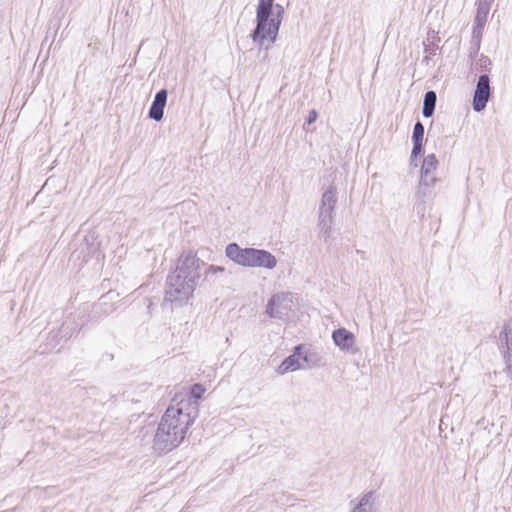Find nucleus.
<instances>
[{
  "label": "nucleus",
  "instance_id": "3",
  "mask_svg": "<svg viewBox=\"0 0 512 512\" xmlns=\"http://www.w3.org/2000/svg\"><path fill=\"white\" fill-rule=\"evenodd\" d=\"M195 286L194 281L173 272L167 278L165 301L181 305L192 297Z\"/></svg>",
  "mask_w": 512,
  "mask_h": 512
},
{
  "label": "nucleus",
  "instance_id": "22",
  "mask_svg": "<svg viewBox=\"0 0 512 512\" xmlns=\"http://www.w3.org/2000/svg\"><path fill=\"white\" fill-rule=\"evenodd\" d=\"M317 117H318V113L316 112V110H311L309 112L308 118L306 120L307 124L308 125L313 124L316 121Z\"/></svg>",
  "mask_w": 512,
  "mask_h": 512
},
{
  "label": "nucleus",
  "instance_id": "21",
  "mask_svg": "<svg viewBox=\"0 0 512 512\" xmlns=\"http://www.w3.org/2000/svg\"><path fill=\"white\" fill-rule=\"evenodd\" d=\"M422 146H423V142H417V141L413 142L411 156L416 157L417 155H419L422 151Z\"/></svg>",
  "mask_w": 512,
  "mask_h": 512
},
{
  "label": "nucleus",
  "instance_id": "18",
  "mask_svg": "<svg viewBox=\"0 0 512 512\" xmlns=\"http://www.w3.org/2000/svg\"><path fill=\"white\" fill-rule=\"evenodd\" d=\"M374 494L373 492L365 493L359 500L358 504L351 512H373Z\"/></svg>",
  "mask_w": 512,
  "mask_h": 512
},
{
  "label": "nucleus",
  "instance_id": "5",
  "mask_svg": "<svg viewBox=\"0 0 512 512\" xmlns=\"http://www.w3.org/2000/svg\"><path fill=\"white\" fill-rule=\"evenodd\" d=\"M439 179H422L420 178L419 185L415 193L414 210L418 215H423L426 210V204L433 200L436 195V184Z\"/></svg>",
  "mask_w": 512,
  "mask_h": 512
},
{
  "label": "nucleus",
  "instance_id": "14",
  "mask_svg": "<svg viewBox=\"0 0 512 512\" xmlns=\"http://www.w3.org/2000/svg\"><path fill=\"white\" fill-rule=\"evenodd\" d=\"M491 3L478 0L477 13L475 16L474 34L480 35L484 29L490 11Z\"/></svg>",
  "mask_w": 512,
  "mask_h": 512
},
{
  "label": "nucleus",
  "instance_id": "17",
  "mask_svg": "<svg viewBox=\"0 0 512 512\" xmlns=\"http://www.w3.org/2000/svg\"><path fill=\"white\" fill-rule=\"evenodd\" d=\"M437 95L435 91H428L424 95L422 114L425 118L433 115L436 105Z\"/></svg>",
  "mask_w": 512,
  "mask_h": 512
},
{
  "label": "nucleus",
  "instance_id": "1",
  "mask_svg": "<svg viewBox=\"0 0 512 512\" xmlns=\"http://www.w3.org/2000/svg\"><path fill=\"white\" fill-rule=\"evenodd\" d=\"M197 412L196 403L190 399H174L158 424L153 449L159 453H167L177 448L196 419Z\"/></svg>",
  "mask_w": 512,
  "mask_h": 512
},
{
  "label": "nucleus",
  "instance_id": "24",
  "mask_svg": "<svg viewBox=\"0 0 512 512\" xmlns=\"http://www.w3.org/2000/svg\"><path fill=\"white\" fill-rule=\"evenodd\" d=\"M328 230H329L328 228L325 229V231H324L325 235H328Z\"/></svg>",
  "mask_w": 512,
  "mask_h": 512
},
{
  "label": "nucleus",
  "instance_id": "7",
  "mask_svg": "<svg viewBox=\"0 0 512 512\" xmlns=\"http://www.w3.org/2000/svg\"><path fill=\"white\" fill-rule=\"evenodd\" d=\"M337 203V191L330 186L322 195L319 208L320 224H331L334 221V210Z\"/></svg>",
  "mask_w": 512,
  "mask_h": 512
},
{
  "label": "nucleus",
  "instance_id": "16",
  "mask_svg": "<svg viewBox=\"0 0 512 512\" xmlns=\"http://www.w3.org/2000/svg\"><path fill=\"white\" fill-rule=\"evenodd\" d=\"M438 160L434 154L427 155L422 163L421 171H420V178L422 179H437L434 176V172L436 171L438 167Z\"/></svg>",
  "mask_w": 512,
  "mask_h": 512
},
{
  "label": "nucleus",
  "instance_id": "8",
  "mask_svg": "<svg viewBox=\"0 0 512 512\" xmlns=\"http://www.w3.org/2000/svg\"><path fill=\"white\" fill-rule=\"evenodd\" d=\"M491 96L490 78L486 74L479 76L476 89L473 95V109L476 112H481L485 109Z\"/></svg>",
  "mask_w": 512,
  "mask_h": 512
},
{
  "label": "nucleus",
  "instance_id": "20",
  "mask_svg": "<svg viewBox=\"0 0 512 512\" xmlns=\"http://www.w3.org/2000/svg\"><path fill=\"white\" fill-rule=\"evenodd\" d=\"M424 126L420 121H417L413 128L412 141L423 142Z\"/></svg>",
  "mask_w": 512,
  "mask_h": 512
},
{
  "label": "nucleus",
  "instance_id": "13",
  "mask_svg": "<svg viewBox=\"0 0 512 512\" xmlns=\"http://www.w3.org/2000/svg\"><path fill=\"white\" fill-rule=\"evenodd\" d=\"M168 92L166 89L159 90L154 97V100L150 106L148 116L149 118L160 121L163 118L164 108L167 102Z\"/></svg>",
  "mask_w": 512,
  "mask_h": 512
},
{
  "label": "nucleus",
  "instance_id": "6",
  "mask_svg": "<svg viewBox=\"0 0 512 512\" xmlns=\"http://www.w3.org/2000/svg\"><path fill=\"white\" fill-rule=\"evenodd\" d=\"M294 307L293 295L291 293H278L269 300L266 313L271 318L283 319L288 316Z\"/></svg>",
  "mask_w": 512,
  "mask_h": 512
},
{
  "label": "nucleus",
  "instance_id": "2",
  "mask_svg": "<svg viewBox=\"0 0 512 512\" xmlns=\"http://www.w3.org/2000/svg\"><path fill=\"white\" fill-rule=\"evenodd\" d=\"M284 8L274 0H259L256 11V27L251 34L254 42L264 46L265 41L274 43L283 20Z\"/></svg>",
  "mask_w": 512,
  "mask_h": 512
},
{
  "label": "nucleus",
  "instance_id": "4",
  "mask_svg": "<svg viewBox=\"0 0 512 512\" xmlns=\"http://www.w3.org/2000/svg\"><path fill=\"white\" fill-rule=\"evenodd\" d=\"M497 343L505 364L503 372L512 381V318L502 325L497 336Z\"/></svg>",
  "mask_w": 512,
  "mask_h": 512
},
{
  "label": "nucleus",
  "instance_id": "12",
  "mask_svg": "<svg viewBox=\"0 0 512 512\" xmlns=\"http://www.w3.org/2000/svg\"><path fill=\"white\" fill-rule=\"evenodd\" d=\"M332 339L337 347L351 354H356L358 348L355 345V336L345 328H339L332 333Z\"/></svg>",
  "mask_w": 512,
  "mask_h": 512
},
{
  "label": "nucleus",
  "instance_id": "9",
  "mask_svg": "<svg viewBox=\"0 0 512 512\" xmlns=\"http://www.w3.org/2000/svg\"><path fill=\"white\" fill-rule=\"evenodd\" d=\"M199 267L200 260L194 255L192 252L182 254L177 268L174 272L178 274H183V277H186L196 283V280L199 278Z\"/></svg>",
  "mask_w": 512,
  "mask_h": 512
},
{
  "label": "nucleus",
  "instance_id": "23",
  "mask_svg": "<svg viewBox=\"0 0 512 512\" xmlns=\"http://www.w3.org/2000/svg\"><path fill=\"white\" fill-rule=\"evenodd\" d=\"M223 271H224L223 267L211 265V266H209L207 273H217V272H223Z\"/></svg>",
  "mask_w": 512,
  "mask_h": 512
},
{
  "label": "nucleus",
  "instance_id": "10",
  "mask_svg": "<svg viewBox=\"0 0 512 512\" xmlns=\"http://www.w3.org/2000/svg\"><path fill=\"white\" fill-rule=\"evenodd\" d=\"M277 265L274 255L266 250L248 248L247 261L245 267H261L273 269Z\"/></svg>",
  "mask_w": 512,
  "mask_h": 512
},
{
  "label": "nucleus",
  "instance_id": "11",
  "mask_svg": "<svg viewBox=\"0 0 512 512\" xmlns=\"http://www.w3.org/2000/svg\"><path fill=\"white\" fill-rule=\"evenodd\" d=\"M308 362V358L306 355L302 356L301 354V346H296L292 355L288 356L283 362L278 366L277 373L280 375H284L290 371H296L299 369H305L306 365L304 363Z\"/></svg>",
  "mask_w": 512,
  "mask_h": 512
},
{
  "label": "nucleus",
  "instance_id": "15",
  "mask_svg": "<svg viewBox=\"0 0 512 512\" xmlns=\"http://www.w3.org/2000/svg\"><path fill=\"white\" fill-rule=\"evenodd\" d=\"M226 256L233 262L245 266L247 261L248 248H240L236 243H231L226 247Z\"/></svg>",
  "mask_w": 512,
  "mask_h": 512
},
{
  "label": "nucleus",
  "instance_id": "19",
  "mask_svg": "<svg viewBox=\"0 0 512 512\" xmlns=\"http://www.w3.org/2000/svg\"><path fill=\"white\" fill-rule=\"evenodd\" d=\"M204 392L205 389L201 384H194L191 388L190 397H187L186 399H190L192 402L197 404V400L202 397Z\"/></svg>",
  "mask_w": 512,
  "mask_h": 512
}]
</instances>
